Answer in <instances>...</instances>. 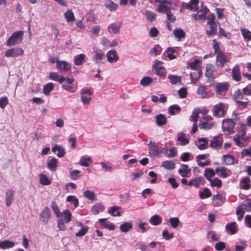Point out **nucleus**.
<instances>
[{
  "instance_id": "51",
  "label": "nucleus",
  "mask_w": 251,
  "mask_h": 251,
  "mask_svg": "<svg viewBox=\"0 0 251 251\" xmlns=\"http://www.w3.org/2000/svg\"><path fill=\"white\" fill-rule=\"evenodd\" d=\"M51 207L57 217L61 218L62 216V214L60 211V210L55 201L51 202Z\"/></svg>"
},
{
  "instance_id": "49",
  "label": "nucleus",
  "mask_w": 251,
  "mask_h": 251,
  "mask_svg": "<svg viewBox=\"0 0 251 251\" xmlns=\"http://www.w3.org/2000/svg\"><path fill=\"white\" fill-rule=\"evenodd\" d=\"M161 222L162 219L161 217L157 215L152 216L150 220L151 224L154 226H156L160 224Z\"/></svg>"
},
{
  "instance_id": "13",
  "label": "nucleus",
  "mask_w": 251,
  "mask_h": 251,
  "mask_svg": "<svg viewBox=\"0 0 251 251\" xmlns=\"http://www.w3.org/2000/svg\"><path fill=\"white\" fill-rule=\"evenodd\" d=\"M41 220L44 224L48 223L50 218V210L48 207H46L45 209L42 211L40 213Z\"/></svg>"
},
{
  "instance_id": "45",
  "label": "nucleus",
  "mask_w": 251,
  "mask_h": 251,
  "mask_svg": "<svg viewBox=\"0 0 251 251\" xmlns=\"http://www.w3.org/2000/svg\"><path fill=\"white\" fill-rule=\"evenodd\" d=\"M211 195V192L207 188H204L202 191L200 192V197L201 199L209 198Z\"/></svg>"
},
{
  "instance_id": "21",
  "label": "nucleus",
  "mask_w": 251,
  "mask_h": 251,
  "mask_svg": "<svg viewBox=\"0 0 251 251\" xmlns=\"http://www.w3.org/2000/svg\"><path fill=\"white\" fill-rule=\"evenodd\" d=\"M52 151L53 152H55L56 151H58V153L56 155L58 157L60 158L63 157L66 153L65 149L58 145H56L55 146L52 148Z\"/></svg>"
},
{
  "instance_id": "24",
  "label": "nucleus",
  "mask_w": 251,
  "mask_h": 251,
  "mask_svg": "<svg viewBox=\"0 0 251 251\" xmlns=\"http://www.w3.org/2000/svg\"><path fill=\"white\" fill-rule=\"evenodd\" d=\"M14 193L13 191L11 190H8L5 194V201H6V204L7 206H9L13 200Z\"/></svg>"
},
{
  "instance_id": "44",
  "label": "nucleus",
  "mask_w": 251,
  "mask_h": 251,
  "mask_svg": "<svg viewBox=\"0 0 251 251\" xmlns=\"http://www.w3.org/2000/svg\"><path fill=\"white\" fill-rule=\"evenodd\" d=\"M215 172L212 169L207 168L204 171V176L209 181L212 179V178L215 176Z\"/></svg>"
},
{
  "instance_id": "25",
  "label": "nucleus",
  "mask_w": 251,
  "mask_h": 251,
  "mask_svg": "<svg viewBox=\"0 0 251 251\" xmlns=\"http://www.w3.org/2000/svg\"><path fill=\"white\" fill-rule=\"evenodd\" d=\"M155 119L156 124L159 126H162L166 124L167 119L163 114H160L156 115Z\"/></svg>"
},
{
  "instance_id": "38",
  "label": "nucleus",
  "mask_w": 251,
  "mask_h": 251,
  "mask_svg": "<svg viewBox=\"0 0 251 251\" xmlns=\"http://www.w3.org/2000/svg\"><path fill=\"white\" fill-rule=\"evenodd\" d=\"M105 54L102 52H97L94 56L93 61L96 64H102L101 60L104 57Z\"/></svg>"
},
{
  "instance_id": "36",
  "label": "nucleus",
  "mask_w": 251,
  "mask_h": 251,
  "mask_svg": "<svg viewBox=\"0 0 251 251\" xmlns=\"http://www.w3.org/2000/svg\"><path fill=\"white\" fill-rule=\"evenodd\" d=\"M200 145L198 148L201 150L206 149L208 147V140L206 138H200L198 139Z\"/></svg>"
},
{
  "instance_id": "47",
  "label": "nucleus",
  "mask_w": 251,
  "mask_h": 251,
  "mask_svg": "<svg viewBox=\"0 0 251 251\" xmlns=\"http://www.w3.org/2000/svg\"><path fill=\"white\" fill-rule=\"evenodd\" d=\"M40 183L43 185H48L50 184L51 181L49 180L47 175L41 174L39 176Z\"/></svg>"
},
{
  "instance_id": "33",
  "label": "nucleus",
  "mask_w": 251,
  "mask_h": 251,
  "mask_svg": "<svg viewBox=\"0 0 251 251\" xmlns=\"http://www.w3.org/2000/svg\"><path fill=\"white\" fill-rule=\"evenodd\" d=\"M78 225L81 226V229L77 232L75 233V236L77 237H81L84 236L88 230V227L87 226H83L80 223H78Z\"/></svg>"
},
{
  "instance_id": "11",
  "label": "nucleus",
  "mask_w": 251,
  "mask_h": 251,
  "mask_svg": "<svg viewBox=\"0 0 251 251\" xmlns=\"http://www.w3.org/2000/svg\"><path fill=\"white\" fill-rule=\"evenodd\" d=\"M226 56L222 52H219L216 55V65L218 68H222L227 62Z\"/></svg>"
},
{
  "instance_id": "61",
  "label": "nucleus",
  "mask_w": 251,
  "mask_h": 251,
  "mask_svg": "<svg viewBox=\"0 0 251 251\" xmlns=\"http://www.w3.org/2000/svg\"><path fill=\"white\" fill-rule=\"evenodd\" d=\"M167 56L170 60H172L176 58V55H174L173 53L176 52L174 48L169 47L167 49Z\"/></svg>"
},
{
  "instance_id": "20",
  "label": "nucleus",
  "mask_w": 251,
  "mask_h": 251,
  "mask_svg": "<svg viewBox=\"0 0 251 251\" xmlns=\"http://www.w3.org/2000/svg\"><path fill=\"white\" fill-rule=\"evenodd\" d=\"M191 169L189 168L188 166L183 164L181 166L180 168L178 170V172L183 177L187 176L188 174L191 172Z\"/></svg>"
},
{
  "instance_id": "46",
  "label": "nucleus",
  "mask_w": 251,
  "mask_h": 251,
  "mask_svg": "<svg viewBox=\"0 0 251 251\" xmlns=\"http://www.w3.org/2000/svg\"><path fill=\"white\" fill-rule=\"evenodd\" d=\"M162 166L169 170H173L175 168V164L172 161H163Z\"/></svg>"
},
{
  "instance_id": "60",
  "label": "nucleus",
  "mask_w": 251,
  "mask_h": 251,
  "mask_svg": "<svg viewBox=\"0 0 251 251\" xmlns=\"http://www.w3.org/2000/svg\"><path fill=\"white\" fill-rule=\"evenodd\" d=\"M245 210L244 209H242V207L240 205L237 207L236 210V214L238 215V220L239 221H241L243 218Z\"/></svg>"
},
{
  "instance_id": "4",
  "label": "nucleus",
  "mask_w": 251,
  "mask_h": 251,
  "mask_svg": "<svg viewBox=\"0 0 251 251\" xmlns=\"http://www.w3.org/2000/svg\"><path fill=\"white\" fill-rule=\"evenodd\" d=\"M75 79L73 78H65V80L62 81V88L70 92H74L75 91L76 89L75 87L74 84Z\"/></svg>"
},
{
  "instance_id": "56",
  "label": "nucleus",
  "mask_w": 251,
  "mask_h": 251,
  "mask_svg": "<svg viewBox=\"0 0 251 251\" xmlns=\"http://www.w3.org/2000/svg\"><path fill=\"white\" fill-rule=\"evenodd\" d=\"M209 181H210V185L212 187L220 188L222 186V181L218 178H215Z\"/></svg>"
},
{
  "instance_id": "29",
  "label": "nucleus",
  "mask_w": 251,
  "mask_h": 251,
  "mask_svg": "<svg viewBox=\"0 0 251 251\" xmlns=\"http://www.w3.org/2000/svg\"><path fill=\"white\" fill-rule=\"evenodd\" d=\"M177 141L180 142L181 146H185L189 143V140L185 138V134L182 132L178 133Z\"/></svg>"
},
{
  "instance_id": "53",
  "label": "nucleus",
  "mask_w": 251,
  "mask_h": 251,
  "mask_svg": "<svg viewBox=\"0 0 251 251\" xmlns=\"http://www.w3.org/2000/svg\"><path fill=\"white\" fill-rule=\"evenodd\" d=\"M181 108L177 104L172 105L169 107V113L171 115H175V111L179 112Z\"/></svg>"
},
{
  "instance_id": "40",
  "label": "nucleus",
  "mask_w": 251,
  "mask_h": 251,
  "mask_svg": "<svg viewBox=\"0 0 251 251\" xmlns=\"http://www.w3.org/2000/svg\"><path fill=\"white\" fill-rule=\"evenodd\" d=\"M61 214H62V219H63V221L65 222L66 223H68L71 220V217H72V214L69 210L68 209H66L63 211V212H61Z\"/></svg>"
},
{
  "instance_id": "63",
  "label": "nucleus",
  "mask_w": 251,
  "mask_h": 251,
  "mask_svg": "<svg viewBox=\"0 0 251 251\" xmlns=\"http://www.w3.org/2000/svg\"><path fill=\"white\" fill-rule=\"evenodd\" d=\"M241 33L244 38L251 40V32L248 29H242L241 30Z\"/></svg>"
},
{
  "instance_id": "2",
  "label": "nucleus",
  "mask_w": 251,
  "mask_h": 251,
  "mask_svg": "<svg viewBox=\"0 0 251 251\" xmlns=\"http://www.w3.org/2000/svg\"><path fill=\"white\" fill-rule=\"evenodd\" d=\"M23 36V31L14 32L7 40L6 45L10 47L21 43L22 42Z\"/></svg>"
},
{
  "instance_id": "62",
  "label": "nucleus",
  "mask_w": 251,
  "mask_h": 251,
  "mask_svg": "<svg viewBox=\"0 0 251 251\" xmlns=\"http://www.w3.org/2000/svg\"><path fill=\"white\" fill-rule=\"evenodd\" d=\"M84 196L87 199L90 200H94L95 199V193L93 191L87 190L84 192Z\"/></svg>"
},
{
  "instance_id": "50",
  "label": "nucleus",
  "mask_w": 251,
  "mask_h": 251,
  "mask_svg": "<svg viewBox=\"0 0 251 251\" xmlns=\"http://www.w3.org/2000/svg\"><path fill=\"white\" fill-rule=\"evenodd\" d=\"M153 81V79L150 76H145L140 81V84L143 86L149 85Z\"/></svg>"
},
{
  "instance_id": "10",
  "label": "nucleus",
  "mask_w": 251,
  "mask_h": 251,
  "mask_svg": "<svg viewBox=\"0 0 251 251\" xmlns=\"http://www.w3.org/2000/svg\"><path fill=\"white\" fill-rule=\"evenodd\" d=\"M235 123L231 119H224L222 123V129L224 131H227L229 133H233Z\"/></svg>"
},
{
  "instance_id": "35",
  "label": "nucleus",
  "mask_w": 251,
  "mask_h": 251,
  "mask_svg": "<svg viewBox=\"0 0 251 251\" xmlns=\"http://www.w3.org/2000/svg\"><path fill=\"white\" fill-rule=\"evenodd\" d=\"M223 161L226 165H229L234 164L235 159L234 157L229 154H226L223 155Z\"/></svg>"
},
{
  "instance_id": "26",
  "label": "nucleus",
  "mask_w": 251,
  "mask_h": 251,
  "mask_svg": "<svg viewBox=\"0 0 251 251\" xmlns=\"http://www.w3.org/2000/svg\"><path fill=\"white\" fill-rule=\"evenodd\" d=\"M105 6L110 11H115L118 7V5L111 0H107L105 2Z\"/></svg>"
},
{
  "instance_id": "18",
  "label": "nucleus",
  "mask_w": 251,
  "mask_h": 251,
  "mask_svg": "<svg viewBox=\"0 0 251 251\" xmlns=\"http://www.w3.org/2000/svg\"><path fill=\"white\" fill-rule=\"evenodd\" d=\"M232 77L236 81H239L241 79V74L240 72L239 67L238 65H236L232 70Z\"/></svg>"
},
{
  "instance_id": "7",
  "label": "nucleus",
  "mask_w": 251,
  "mask_h": 251,
  "mask_svg": "<svg viewBox=\"0 0 251 251\" xmlns=\"http://www.w3.org/2000/svg\"><path fill=\"white\" fill-rule=\"evenodd\" d=\"M225 112V105L224 103L220 102L213 106V115L214 117H222Z\"/></svg>"
},
{
  "instance_id": "28",
  "label": "nucleus",
  "mask_w": 251,
  "mask_h": 251,
  "mask_svg": "<svg viewBox=\"0 0 251 251\" xmlns=\"http://www.w3.org/2000/svg\"><path fill=\"white\" fill-rule=\"evenodd\" d=\"M91 162H92L91 157L84 155L81 157L79 161V164L84 167H88L89 166V163Z\"/></svg>"
},
{
  "instance_id": "6",
  "label": "nucleus",
  "mask_w": 251,
  "mask_h": 251,
  "mask_svg": "<svg viewBox=\"0 0 251 251\" xmlns=\"http://www.w3.org/2000/svg\"><path fill=\"white\" fill-rule=\"evenodd\" d=\"M149 146V153L151 157L158 156L160 152V148L158 143L151 141L149 144L146 143Z\"/></svg>"
},
{
  "instance_id": "39",
  "label": "nucleus",
  "mask_w": 251,
  "mask_h": 251,
  "mask_svg": "<svg viewBox=\"0 0 251 251\" xmlns=\"http://www.w3.org/2000/svg\"><path fill=\"white\" fill-rule=\"evenodd\" d=\"M120 207L118 206H114L110 207L108 210V213L113 216H120L121 215V212L119 211Z\"/></svg>"
},
{
  "instance_id": "37",
  "label": "nucleus",
  "mask_w": 251,
  "mask_h": 251,
  "mask_svg": "<svg viewBox=\"0 0 251 251\" xmlns=\"http://www.w3.org/2000/svg\"><path fill=\"white\" fill-rule=\"evenodd\" d=\"M168 78L170 80L171 83L173 85L180 83L181 81V77L178 75H170L168 76Z\"/></svg>"
},
{
  "instance_id": "34",
  "label": "nucleus",
  "mask_w": 251,
  "mask_h": 251,
  "mask_svg": "<svg viewBox=\"0 0 251 251\" xmlns=\"http://www.w3.org/2000/svg\"><path fill=\"white\" fill-rule=\"evenodd\" d=\"M106 219H100L99 220L100 224L103 227L106 229H110V230H114L115 229V225L109 222H105Z\"/></svg>"
},
{
  "instance_id": "59",
  "label": "nucleus",
  "mask_w": 251,
  "mask_h": 251,
  "mask_svg": "<svg viewBox=\"0 0 251 251\" xmlns=\"http://www.w3.org/2000/svg\"><path fill=\"white\" fill-rule=\"evenodd\" d=\"M169 222L172 227L176 228L178 226L180 221L178 218L175 217L170 218L169 220Z\"/></svg>"
},
{
  "instance_id": "19",
  "label": "nucleus",
  "mask_w": 251,
  "mask_h": 251,
  "mask_svg": "<svg viewBox=\"0 0 251 251\" xmlns=\"http://www.w3.org/2000/svg\"><path fill=\"white\" fill-rule=\"evenodd\" d=\"M223 143V141L221 136L218 135L215 136L212 140L210 142V146L211 148H216L219 146H221Z\"/></svg>"
},
{
  "instance_id": "15",
  "label": "nucleus",
  "mask_w": 251,
  "mask_h": 251,
  "mask_svg": "<svg viewBox=\"0 0 251 251\" xmlns=\"http://www.w3.org/2000/svg\"><path fill=\"white\" fill-rule=\"evenodd\" d=\"M122 24L121 23L110 24L108 27V31L110 33L117 34L120 32V28L121 27Z\"/></svg>"
},
{
  "instance_id": "58",
  "label": "nucleus",
  "mask_w": 251,
  "mask_h": 251,
  "mask_svg": "<svg viewBox=\"0 0 251 251\" xmlns=\"http://www.w3.org/2000/svg\"><path fill=\"white\" fill-rule=\"evenodd\" d=\"M200 113V111L199 109H195L193 110L191 117L192 121H193L194 123H197Z\"/></svg>"
},
{
  "instance_id": "43",
  "label": "nucleus",
  "mask_w": 251,
  "mask_h": 251,
  "mask_svg": "<svg viewBox=\"0 0 251 251\" xmlns=\"http://www.w3.org/2000/svg\"><path fill=\"white\" fill-rule=\"evenodd\" d=\"M223 197L217 194L213 197V205L214 206H218L223 203Z\"/></svg>"
},
{
  "instance_id": "9",
  "label": "nucleus",
  "mask_w": 251,
  "mask_h": 251,
  "mask_svg": "<svg viewBox=\"0 0 251 251\" xmlns=\"http://www.w3.org/2000/svg\"><path fill=\"white\" fill-rule=\"evenodd\" d=\"M24 50L20 48H14L8 50L5 52V56L7 57H17L23 54Z\"/></svg>"
},
{
  "instance_id": "27",
  "label": "nucleus",
  "mask_w": 251,
  "mask_h": 251,
  "mask_svg": "<svg viewBox=\"0 0 251 251\" xmlns=\"http://www.w3.org/2000/svg\"><path fill=\"white\" fill-rule=\"evenodd\" d=\"M201 64V62L198 60H195L194 61L189 63L190 67H191L192 70L197 71V73H199V74L201 73V70L200 69Z\"/></svg>"
},
{
  "instance_id": "32",
  "label": "nucleus",
  "mask_w": 251,
  "mask_h": 251,
  "mask_svg": "<svg viewBox=\"0 0 251 251\" xmlns=\"http://www.w3.org/2000/svg\"><path fill=\"white\" fill-rule=\"evenodd\" d=\"M14 246V242L9 240H4L0 242V248L3 250L13 248Z\"/></svg>"
},
{
  "instance_id": "55",
  "label": "nucleus",
  "mask_w": 251,
  "mask_h": 251,
  "mask_svg": "<svg viewBox=\"0 0 251 251\" xmlns=\"http://www.w3.org/2000/svg\"><path fill=\"white\" fill-rule=\"evenodd\" d=\"M54 88L53 84L51 82L46 84L43 88L44 93L46 95H48L53 90Z\"/></svg>"
},
{
  "instance_id": "42",
  "label": "nucleus",
  "mask_w": 251,
  "mask_h": 251,
  "mask_svg": "<svg viewBox=\"0 0 251 251\" xmlns=\"http://www.w3.org/2000/svg\"><path fill=\"white\" fill-rule=\"evenodd\" d=\"M85 55L84 54H80L74 57V64L77 66H80L84 62Z\"/></svg>"
},
{
  "instance_id": "8",
  "label": "nucleus",
  "mask_w": 251,
  "mask_h": 251,
  "mask_svg": "<svg viewBox=\"0 0 251 251\" xmlns=\"http://www.w3.org/2000/svg\"><path fill=\"white\" fill-rule=\"evenodd\" d=\"M154 63L153 68L155 70L156 74L160 77L165 76L166 70L165 68L162 66V63L158 60H155Z\"/></svg>"
},
{
  "instance_id": "41",
  "label": "nucleus",
  "mask_w": 251,
  "mask_h": 251,
  "mask_svg": "<svg viewBox=\"0 0 251 251\" xmlns=\"http://www.w3.org/2000/svg\"><path fill=\"white\" fill-rule=\"evenodd\" d=\"M133 225L131 223L126 222L122 224L120 227L121 231L123 232H127L132 228Z\"/></svg>"
},
{
  "instance_id": "1",
  "label": "nucleus",
  "mask_w": 251,
  "mask_h": 251,
  "mask_svg": "<svg viewBox=\"0 0 251 251\" xmlns=\"http://www.w3.org/2000/svg\"><path fill=\"white\" fill-rule=\"evenodd\" d=\"M199 0H191L189 3H186L184 7L188 10L201 13L198 16H205L209 12V10L206 6L204 5L202 2H201V5L199 6Z\"/></svg>"
},
{
  "instance_id": "23",
  "label": "nucleus",
  "mask_w": 251,
  "mask_h": 251,
  "mask_svg": "<svg viewBox=\"0 0 251 251\" xmlns=\"http://www.w3.org/2000/svg\"><path fill=\"white\" fill-rule=\"evenodd\" d=\"M207 24L209 25L210 29L213 30L214 32H217V24L215 21V17H207Z\"/></svg>"
},
{
  "instance_id": "52",
  "label": "nucleus",
  "mask_w": 251,
  "mask_h": 251,
  "mask_svg": "<svg viewBox=\"0 0 251 251\" xmlns=\"http://www.w3.org/2000/svg\"><path fill=\"white\" fill-rule=\"evenodd\" d=\"M197 93L201 98L207 97V93L206 91L205 87L203 86H200L198 89Z\"/></svg>"
},
{
  "instance_id": "17",
  "label": "nucleus",
  "mask_w": 251,
  "mask_h": 251,
  "mask_svg": "<svg viewBox=\"0 0 251 251\" xmlns=\"http://www.w3.org/2000/svg\"><path fill=\"white\" fill-rule=\"evenodd\" d=\"M215 67L212 64H208L206 66L205 75L210 78H214V72L215 71Z\"/></svg>"
},
{
  "instance_id": "3",
  "label": "nucleus",
  "mask_w": 251,
  "mask_h": 251,
  "mask_svg": "<svg viewBox=\"0 0 251 251\" xmlns=\"http://www.w3.org/2000/svg\"><path fill=\"white\" fill-rule=\"evenodd\" d=\"M200 128L205 130L212 129L215 126V123L213 121V118L210 116L203 117L200 121Z\"/></svg>"
},
{
  "instance_id": "54",
  "label": "nucleus",
  "mask_w": 251,
  "mask_h": 251,
  "mask_svg": "<svg viewBox=\"0 0 251 251\" xmlns=\"http://www.w3.org/2000/svg\"><path fill=\"white\" fill-rule=\"evenodd\" d=\"M66 200L72 204H74L75 207H77L78 206V199L75 197L74 196H68L67 197Z\"/></svg>"
},
{
  "instance_id": "5",
  "label": "nucleus",
  "mask_w": 251,
  "mask_h": 251,
  "mask_svg": "<svg viewBox=\"0 0 251 251\" xmlns=\"http://www.w3.org/2000/svg\"><path fill=\"white\" fill-rule=\"evenodd\" d=\"M159 6L157 11L159 13H165L167 16H171L169 14V10L172 6L171 1L168 0H162L159 1Z\"/></svg>"
},
{
  "instance_id": "64",
  "label": "nucleus",
  "mask_w": 251,
  "mask_h": 251,
  "mask_svg": "<svg viewBox=\"0 0 251 251\" xmlns=\"http://www.w3.org/2000/svg\"><path fill=\"white\" fill-rule=\"evenodd\" d=\"M65 222L63 221V219H59L57 220V227L59 230L64 231L66 230V227L64 224Z\"/></svg>"
},
{
  "instance_id": "22",
  "label": "nucleus",
  "mask_w": 251,
  "mask_h": 251,
  "mask_svg": "<svg viewBox=\"0 0 251 251\" xmlns=\"http://www.w3.org/2000/svg\"><path fill=\"white\" fill-rule=\"evenodd\" d=\"M227 85L222 83H218L215 86V92L217 95H222L223 93L226 91Z\"/></svg>"
},
{
  "instance_id": "12",
  "label": "nucleus",
  "mask_w": 251,
  "mask_h": 251,
  "mask_svg": "<svg viewBox=\"0 0 251 251\" xmlns=\"http://www.w3.org/2000/svg\"><path fill=\"white\" fill-rule=\"evenodd\" d=\"M56 68L61 73L67 72L71 69V65L67 61L59 60L56 61Z\"/></svg>"
},
{
  "instance_id": "57",
  "label": "nucleus",
  "mask_w": 251,
  "mask_h": 251,
  "mask_svg": "<svg viewBox=\"0 0 251 251\" xmlns=\"http://www.w3.org/2000/svg\"><path fill=\"white\" fill-rule=\"evenodd\" d=\"M175 36L179 39L185 37V34L182 29H178L174 31Z\"/></svg>"
},
{
  "instance_id": "16",
  "label": "nucleus",
  "mask_w": 251,
  "mask_h": 251,
  "mask_svg": "<svg viewBox=\"0 0 251 251\" xmlns=\"http://www.w3.org/2000/svg\"><path fill=\"white\" fill-rule=\"evenodd\" d=\"M48 168L52 172H55L57 169V159L55 158H49L47 161Z\"/></svg>"
},
{
  "instance_id": "30",
  "label": "nucleus",
  "mask_w": 251,
  "mask_h": 251,
  "mask_svg": "<svg viewBox=\"0 0 251 251\" xmlns=\"http://www.w3.org/2000/svg\"><path fill=\"white\" fill-rule=\"evenodd\" d=\"M49 78L51 80L58 81L59 83H62V81L65 80V77L63 76L59 77V74L54 72H51L50 74Z\"/></svg>"
},
{
  "instance_id": "14",
  "label": "nucleus",
  "mask_w": 251,
  "mask_h": 251,
  "mask_svg": "<svg viewBox=\"0 0 251 251\" xmlns=\"http://www.w3.org/2000/svg\"><path fill=\"white\" fill-rule=\"evenodd\" d=\"M107 61L109 63L116 62L119 60V57L117 55V52L115 50H109L106 55Z\"/></svg>"
},
{
  "instance_id": "31",
  "label": "nucleus",
  "mask_w": 251,
  "mask_h": 251,
  "mask_svg": "<svg viewBox=\"0 0 251 251\" xmlns=\"http://www.w3.org/2000/svg\"><path fill=\"white\" fill-rule=\"evenodd\" d=\"M104 206L103 205L99 203H96L91 209V212L95 215L99 214L100 212L103 211Z\"/></svg>"
},
{
  "instance_id": "48",
  "label": "nucleus",
  "mask_w": 251,
  "mask_h": 251,
  "mask_svg": "<svg viewBox=\"0 0 251 251\" xmlns=\"http://www.w3.org/2000/svg\"><path fill=\"white\" fill-rule=\"evenodd\" d=\"M226 229L229 231L231 234H234L236 232V223L231 222L226 225Z\"/></svg>"
}]
</instances>
